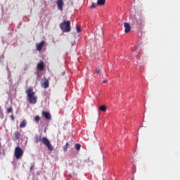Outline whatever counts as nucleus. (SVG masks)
Listing matches in <instances>:
<instances>
[{
    "label": "nucleus",
    "mask_w": 180,
    "mask_h": 180,
    "mask_svg": "<svg viewBox=\"0 0 180 180\" xmlns=\"http://www.w3.org/2000/svg\"><path fill=\"white\" fill-rule=\"evenodd\" d=\"M34 141L37 144L38 143H40V141H42L43 144L46 146V147L48 148L49 151H53V150H54L53 145H51L50 141L49 140V139H47V137H43L41 139V135H35L34 137Z\"/></svg>",
    "instance_id": "f257e3e1"
},
{
    "label": "nucleus",
    "mask_w": 180,
    "mask_h": 180,
    "mask_svg": "<svg viewBox=\"0 0 180 180\" xmlns=\"http://www.w3.org/2000/svg\"><path fill=\"white\" fill-rule=\"evenodd\" d=\"M26 94L28 98V102L31 105H36L37 103V96L36 92L33 91V88L30 87L26 90Z\"/></svg>",
    "instance_id": "f03ea898"
},
{
    "label": "nucleus",
    "mask_w": 180,
    "mask_h": 180,
    "mask_svg": "<svg viewBox=\"0 0 180 180\" xmlns=\"http://www.w3.org/2000/svg\"><path fill=\"white\" fill-rule=\"evenodd\" d=\"M60 28L63 33H68V32H71V22L70 20L63 21L60 24Z\"/></svg>",
    "instance_id": "7ed1b4c3"
},
{
    "label": "nucleus",
    "mask_w": 180,
    "mask_h": 180,
    "mask_svg": "<svg viewBox=\"0 0 180 180\" xmlns=\"http://www.w3.org/2000/svg\"><path fill=\"white\" fill-rule=\"evenodd\" d=\"M14 155L16 160H20L23 157V150L20 147L17 146L14 150Z\"/></svg>",
    "instance_id": "20e7f679"
},
{
    "label": "nucleus",
    "mask_w": 180,
    "mask_h": 180,
    "mask_svg": "<svg viewBox=\"0 0 180 180\" xmlns=\"http://www.w3.org/2000/svg\"><path fill=\"white\" fill-rule=\"evenodd\" d=\"M56 5L58 6V9L62 12L63 8H64V1L57 0Z\"/></svg>",
    "instance_id": "39448f33"
},
{
    "label": "nucleus",
    "mask_w": 180,
    "mask_h": 180,
    "mask_svg": "<svg viewBox=\"0 0 180 180\" xmlns=\"http://www.w3.org/2000/svg\"><path fill=\"white\" fill-rule=\"evenodd\" d=\"M41 87L44 88V89H47L49 88L50 83L49 82L48 79H44L41 80Z\"/></svg>",
    "instance_id": "423d86ee"
},
{
    "label": "nucleus",
    "mask_w": 180,
    "mask_h": 180,
    "mask_svg": "<svg viewBox=\"0 0 180 180\" xmlns=\"http://www.w3.org/2000/svg\"><path fill=\"white\" fill-rule=\"evenodd\" d=\"M44 44H46V42L44 41H41L39 44H36V49L37 51H40L42 50L43 47H44Z\"/></svg>",
    "instance_id": "0eeeda50"
},
{
    "label": "nucleus",
    "mask_w": 180,
    "mask_h": 180,
    "mask_svg": "<svg viewBox=\"0 0 180 180\" xmlns=\"http://www.w3.org/2000/svg\"><path fill=\"white\" fill-rule=\"evenodd\" d=\"M124 27L126 33H129V32L131 30V27H130V24L129 22H124Z\"/></svg>",
    "instance_id": "6e6552de"
},
{
    "label": "nucleus",
    "mask_w": 180,
    "mask_h": 180,
    "mask_svg": "<svg viewBox=\"0 0 180 180\" xmlns=\"http://www.w3.org/2000/svg\"><path fill=\"white\" fill-rule=\"evenodd\" d=\"M42 116L46 119V120H50L51 119V115L50 112H46V111H43L42 112Z\"/></svg>",
    "instance_id": "1a4fd4ad"
},
{
    "label": "nucleus",
    "mask_w": 180,
    "mask_h": 180,
    "mask_svg": "<svg viewBox=\"0 0 180 180\" xmlns=\"http://www.w3.org/2000/svg\"><path fill=\"white\" fill-rule=\"evenodd\" d=\"M37 69L40 71L44 70V63H43V61H40L39 63L37 64Z\"/></svg>",
    "instance_id": "9d476101"
},
{
    "label": "nucleus",
    "mask_w": 180,
    "mask_h": 180,
    "mask_svg": "<svg viewBox=\"0 0 180 180\" xmlns=\"http://www.w3.org/2000/svg\"><path fill=\"white\" fill-rule=\"evenodd\" d=\"M105 2H106V0H98L97 5L98 6H103V5H105Z\"/></svg>",
    "instance_id": "9b49d317"
},
{
    "label": "nucleus",
    "mask_w": 180,
    "mask_h": 180,
    "mask_svg": "<svg viewBox=\"0 0 180 180\" xmlns=\"http://www.w3.org/2000/svg\"><path fill=\"white\" fill-rule=\"evenodd\" d=\"M26 124H27V122H26V120H23L20 124V129H23L24 127H26Z\"/></svg>",
    "instance_id": "f8f14e48"
},
{
    "label": "nucleus",
    "mask_w": 180,
    "mask_h": 180,
    "mask_svg": "<svg viewBox=\"0 0 180 180\" xmlns=\"http://www.w3.org/2000/svg\"><path fill=\"white\" fill-rule=\"evenodd\" d=\"M14 137L15 140H19V139H20V133H19V131H15L14 133Z\"/></svg>",
    "instance_id": "ddd939ff"
},
{
    "label": "nucleus",
    "mask_w": 180,
    "mask_h": 180,
    "mask_svg": "<svg viewBox=\"0 0 180 180\" xmlns=\"http://www.w3.org/2000/svg\"><path fill=\"white\" fill-rule=\"evenodd\" d=\"M107 107L105 105H103L99 107V110H101V112H106Z\"/></svg>",
    "instance_id": "4468645a"
},
{
    "label": "nucleus",
    "mask_w": 180,
    "mask_h": 180,
    "mask_svg": "<svg viewBox=\"0 0 180 180\" xmlns=\"http://www.w3.org/2000/svg\"><path fill=\"white\" fill-rule=\"evenodd\" d=\"M13 112V107L11 106L6 109L7 113H12Z\"/></svg>",
    "instance_id": "2eb2a0df"
},
{
    "label": "nucleus",
    "mask_w": 180,
    "mask_h": 180,
    "mask_svg": "<svg viewBox=\"0 0 180 180\" xmlns=\"http://www.w3.org/2000/svg\"><path fill=\"white\" fill-rule=\"evenodd\" d=\"M75 149H76L77 151H79V150H81V145L79 144V143H77V144H75Z\"/></svg>",
    "instance_id": "dca6fc26"
},
{
    "label": "nucleus",
    "mask_w": 180,
    "mask_h": 180,
    "mask_svg": "<svg viewBox=\"0 0 180 180\" xmlns=\"http://www.w3.org/2000/svg\"><path fill=\"white\" fill-rule=\"evenodd\" d=\"M34 122H36V123H39V122H40V116L39 115L35 116Z\"/></svg>",
    "instance_id": "f3484780"
},
{
    "label": "nucleus",
    "mask_w": 180,
    "mask_h": 180,
    "mask_svg": "<svg viewBox=\"0 0 180 180\" xmlns=\"http://www.w3.org/2000/svg\"><path fill=\"white\" fill-rule=\"evenodd\" d=\"M69 146H70V144L68 143H66L65 146L63 147V150L65 152L67 151Z\"/></svg>",
    "instance_id": "a211bd4d"
},
{
    "label": "nucleus",
    "mask_w": 180,
    "mask_h": 180,
    "mask_svg": "<svg viewBox=\"0 0 180 180\" xmlns=\"http://www.w3.org/2000/svg\"><path fill=\"white\" fill-rule=\"evenodd\" d=\"M76 29H77V33L81 32V27H79V26L77 25V26H76Z\"/></svg>",
    "instance_id": "6ab92c4d"
},
{
    "label": "nucleus",
    "mask_w": 180,
    "mask_h": 180,
    "mask_svg": "<svg viewBox=\"0 0 180 180\" xmlns=\"http://www.w3.org/2000/svg\"><path fill=\"white\" fill-rule=\"evenodd\" d=\"M98 6V3H93L91 5V8H96Z\"/></svg>",
    "instance_id": "aec40b11"
},
{
    "label": "nucleus",
    "mask_w": 180,
    "mask_h": 180,
    "mask_svg": "<svg viewBox=\"0 0 180 180\" xmlns=\"http://www.w3.org/2000/svg\"><path fill=\"white\" fill-rule=\"evenodd\" d=\"M101 72V69L96 68V74H99Z\"/></svg>",
    "instance_id": "412c9836"
},
{
    "label": "nucleus",
    "mask_w": 180,
    "mask_h": 180,
    "mask_svg": "<svg viewBox=\"0 0 180 180\" xmlns=\"http://www.w3.org/2000/svg\"><path fill=\"white\" fill-rule=\"evenodd\" d=\"M11 119L13 120V122L15 121V117L13 116V115L11 116Z\"/></svg>",
    "instance_id": "4be33fe9"
},
{
    "label": "nucleus",
    "mask_w": 180,
    "mask_h": 180,
    "mask_svg": "<svg viewBox=\"0 0 180 180\" xmlns=\"http://www.w3.org/2000/svg\"><path fill=\"white\" fill-rule=\"evenodd\" d=\"M143 23H144V21H143V20H141L140 24L138 22V25H143Z\"/></svg>",
    "instance_id": "5701e85b"
},
{
    "label": "nucleus",
    "mask_w": 180,
    "mask_h": 180,
    "mask_svg": "<svg viewBox=\"0 0 180 180\" xmlns=\"http://www.w3.org/2000/svg\"><path fill=\"white\" fill-rule=\"evenodd\" d=\"M108 82L107 80H103V84H106Z\"/></svg>",
    "instance_id": "b1692460"
},
{
    "label": "nucleus",
    "mask_w": 180,
    "mask_h": 180,
    "mask_svg": "<svg viewBox=\"0 0 180 180\" xmlns=\"http://www.w3.org/2000/svg\"><path fill=\"white\" fill-rule=\"evenodd\" d=\"M33 168H34V166H33V165L31 166V167H30V171H32V169H33Z\"/></svg>",
    "instance_id": "393cba45"
},
{
    "label": "nucleus",
    "mask_w": 180,
    "mask_h": 180,
    "mask_svg": "<svg viewBox=\"0 0 180 180\" xmlns=\"http://www.w3.org/2000/svg\"><path fill=\"white\" fill-rule=\"evenodd\" d=\"M65 74V72H63V75Z\"/></svg>",
    "instance_id": "a878e982"
},
{
    "label": "nucleus",
    "mask_w": 180,
    "mask_h": 180,
    "mask_svg": "<svg viewBox=\"0 0 180 180\" xmlns=\"http://www.w3.org/2000/svg\"><path fill=\"white\" fill-rule=\"evenodd\" d=\"M0 110H1V106H0Z\"/></svg>",
    "instance_id": "bb28decb"
}]
</instances>
